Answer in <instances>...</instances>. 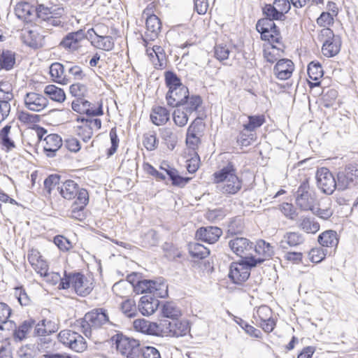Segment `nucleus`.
Returning <instances> with one entry per match:
<instances>
[{
    "label": "nucleus",
    "mask_w": 358,
    "mask_h": 358,
    "mask_svg": "<svg viewBox=\"0 0 358 358\" xmlns=\"http://www.w3.org/2000/svg\"><path fill=\"white\" fill-rule=\"evenodd\" d=\"M213 177L217 191L224 195L236 194L242 187V180L236 175V170L231 163L215 171Z\"/></svg>",
    "instance_id": "1"
},
{
    "label": "nucleus",
    "mask_w": 358,
    "mask_h": 358,
    "mask_svg": "<svg viewBox=\"0 0 358 358\" xmlns=\"http://www.w3.org/2000/svg\"><path fill=\"white\" fill-rule=\"evenodd\" d=\"M107 323L110 322L106 310L98 308L85 314L80 323V327L85 336L90 337L93 329L99 328Z\"/></svg>",
    "instance_id": "2"
},
{
    "label": "nucleus",
    "mask_w": 358,
    "mask_h": 358,
    "mask_svg": "<svg viewBox=\"0 0 358 358\" xmlns=\"http://www.w3.org/2000/svg\"><path fill=\"white\" fill-rule=\"evenodd\" d=\"M87 36L80 29L68 33L60 41L59 46L69 53H80L85 51Z\"/></svg>",
    "instance_id": "3"
},
{
    "label": "nucleus",
    "mask_w": 358,
    "mask_h": 358,
    "mask_svg": "<svg viewBox=\"0 0 358 358\" xmlns=\"http://www.w3.org/2000/svg\"><path fill=\"white\" fill-rule=\"evenodd\" d=\"M73 287L75 292L80 296L89 294L93 289L92 282L80 273L65 275L62 281L61 287L68 289Z\"/></svg>",
    "instance_id": "4"
},
{
    "label": "nucleus",
    "mask_w": 358,
    "mask_h": 358,
    "mask_svg": "<svg viewBox=\"0 0 358 358\" xmlns=\"http://www.w3.org/2000/svg\"><path fill=\"white\" fill-rule=\"evenodd\" d=\"M318 38L323 43L322 52L324 56L332 57L340 52L341 38L338 36H335L329 28H323L320 31Z\"/></svg>",
    "instance_id": "5"
},
{
    "label": "nucleus",
    "mask_w": 358,
    "mask_h": 358,
    "mask_svg": "<svg viewBox=\"0 0 358 358\" xmlns=\"http://www.w3.org/2000/svg\"><path fill=\"white\" fill-rule=\"evenodd\" d=\"M64 13V9L62 7H48L41 4L36 8V16L45 22L48 25L53 27L62 26L63 22L61 20V17Z\"/></svg>",
    "instance_id": "6"
},
{
    "label": "nucleus",
    "mask_w": 358,
    "mask_h": 358,
    "mask_svg": "<svg viewBox=\"0 0 358 358\" xmlns=\"http://www.w3.org/2000/svg\"><path fill=\"white\" fill-rule=\"evenodd\" d=\"M57 337L60 343L75 352H82L87 349L85 338L76 331L64 329L59 333Z\"/></svg>",
    "instance_id": "7"
},
{
    "label": "nucleus",
    "mask_w": 358,
    "mask_h": 358,
    "mask_svg": "<svg viewBox=\"0 0 358 358\" xmlns=\"http://www.w3.org/2000/svg\"><path fill=\"white\" fill-rule=\"evenodd\" d=\"M189 330V323L186 320H164L160 322V335L169 336H182Z\"/></svg>",
    "instance_id": "8"
},
{
    "label": "nucleus",
    "mask_w": 358,
    "mask_h": 358,
    "mask_svg": "<svg viewBox=\"0 0 358 358\" xmlns=\"http://www.w3.org/2000/svg\"><path fill=\"white\" fill-rule=\"evenodd\" d=\"M296 206L302 210L313 211L315 201V195L310 189L308 180L303 181L295 193Z\"/></svg>",
    "instance_id": "9"
},
{
    "label": "nucleus",
    "mask_w": 358,
    "mask_h": 358,
    "mask_svg": "<svg viewBox=\"0 0 358 358\" xmlns=\"http://www.w3.org/2000/svg\"><path fill=\"white\" fill-rule=\"evenodd\" d=\"M316 180L317 187L326 194H331L336 189L338 190V180H336L327 168L322 167L317 171Z\"/></svg>",
    "instance_id": "10"
},
{
    "label": "nucleus",
    "mask_w": 358,
    "mask_h": 358,
    "mask_svg": "<svg viewBox=\"0 0 358 358\" xmlns=\"http://www.w3.org/2000/svg\"><path fill=\"white\" fill-rule=\"evenodd\" d=\"M117 350L127 358H136L141 355L139 341L128 337H117L116 341Z\"/></svg>",
    "instance_id": "11"
},
{
    "label": "nucleus",
    "mask_w": 358,
    "mask_h": 358,
    "mask_svg": "<svg viewBox=\"0 0 358 358\" xmlns=\"http://www.w3.org/2000/svg\"><path fill=\"white\" fill-rule=\"evenodd\" d=\"M248 259L245 258L241 262H233L231 264L229 277L234 283L242 284L248 279L250 268L254 266H251L247 262Z\"/></svg>",
    "instance_id": "12"
},
{
    "label": "nucleus",
    "mask_w": 358,
    "mask_h": 358,
    "mask_svg": "<svg viewBox=\"0 0 358 358\" xmlns=\"http://www.w3.org/2000/svg\"><path fill=\"white\" fill-rule=\"evenodd\" d=\"M257 323L267 333L271 332L275 325V320L273 317L272 310L267 306H259L254 314Z\"/></svg>",
    "instance_id": "13"
},
{
    "label": "nucleus",
    "mask_w": 358,
    "mask_h": 358,
    "mask_svg": "<svg viewBox=\"0 0 358 358\" xmlns=\"http://www.w3.org/2000/svg\"><path fill=\"white\" fill-rule=\"evenodd\" d=\"M338 190H345L351 185L358 184V165L349 164L338 173Z\"/></svg>",
    "instance_id": "14"
},
{
    "label": "nucleus",
    "mask_w": 358,
    "mask_h": 358,
    "mask_svg": "<svg viewBox=\"0 0 358 358\" xmlns=\"http://www.w3.org/2000/svg\"><path fill=\"white\" fill-rule=\"evenodd\" d=\"M25 108L34 112H41L45 109L49 103L45 94L37 92H29L24 96Z\"/></svg>",
    "instance_id": "15"
},
{
    "label": "nucleus",
    "mask_w": 358,
    "mask_h": 358,
    "mask_svg": "<svg viewBox=\"0 0 358 358\" xmlns=\"http://www.w3.org/2000/svg\"><path fill=\"white\" fill-rule=\"evenodd\" d=\"M152 8L147 7L143 12V17L146 18L145 37L151 41L155 40L161 29V22L158 17L151 14Z\"/></svg>",
    "instance_id": "16"
},
{
    "label": "nucleus",
    "mask_w": 358,
    "mask_h": 358,
    "mask_svg": "<svg viewBox=\"0 0 358 358\" xmlns=\"http://www.w3.org/2000/svg\"><path fill=\"white\" fill-rule=\"evenodd\" d=\"M255 250L260 257L256 258L250 257L247 262L251 266H257L264 262L266 259L271 258L274 255L273 247L264 240H259L255 246Z\"/></svg>",
    "instance_id": "17"
},
{
    "label": "nucleus",
    "mask_w": 358,
    "mask_h": 358,
    "mask_svg": "<svg viewBox=\"0 0 358 358\" xmlns=\"http://www.w3.org/2000/svg\"><path fill=\"white\" fill-rule=\"evenodd\" d=\"M101 127V121L98 118L83 119L81 125L77 128L78 135L84 142H87L92 136L94 130Z\"/></svg>",
    "instance_id": "18"
},
{
    "label": "nucleus",
    "mask_w": 358,
    "mask_h": 358,
    "mask_svg": "<svg viewBox=\"0 0 358 358\" xmlns=\"http://www.w3.org/2000/svg\"><path fill=\"white\" fill-rule=\"evenodd\" d=\"M229 246L231 250L241 257L249 258L251 251L254 248L253 243L245 238H235L229 242Z\"/></svg>",
    "instance_id": "19"
},
{
    "label": "nucleus",
    "mask_w": 358,
    "mask_h": 358,
    "mask_svg": "<svg viewBox=\"0 0 358 358\" xmlns=\"http://www.w3.org/2000/svg\"><path fill=\"white\" fill-rule=\"evenodd\" d=\"M20 133L19 129L10 124H6L0 130V140L3 147L7 150H10L15 147V141Z\"/></svg>",
    "instance_id": "20"
},
{
    "label": "nucleus",
    "mask_w": 358,
    "mask_h": 358,
    "mask_svg": "<svg viewBox=\"0 0 358 358\" xmlns=\"http://www.w3.org/2000/svg\"><path fill=\"white\" fill-rule=\"evenodd\" d=\"M188 94V88L184 85H179L178 87L168 91L166 96L167 103L172 107H180Z\"/></svg>",
    "instance_id": "21"
},
{
    "label": "nucleus",
    "mask_w": 358,
    "mask_h": 358,
    "mask_svg": "<svg viewBox=\"0 0 358 358\" xmlns=\"http://www.w3.org/2000/svg\"><path fill=\"white\" fill-rule=\"evenodd\" d=\"M28 262L31 265L32 268L40 275L45 274L48 270V264L46 261L41 255L38 250L32 248L30 250L27 255Z\"/></svg>",
    "instance_id": "22"
},
{
    "label": "nucleus",
    "mask_w": 358,
    "mask_h": 358,
    "mask_svg": "<svg viewBox=\"0 0 358 358\" xmlns=\"http://www.w3.org/2000/svg\"><path fill=\"white\" fill-rule=\"evenodd\" d=\"M294 66L292 60L288 59H278L275 64L273 72L275 76L280 80L289 78L294 71Z\"/></svg>",
    "instance_id": "23"
},
{
    "label": "nucleus",
    "mask_w": 358,
    "mask_h": 358,
    "mask_svg": "<svg viewBox=\"0 0 358 358\" xmlns=\"http://www.w3.org/2000/svg\"><path fill=\"white\" fill-rule=\"evenodd\" d=\"M222 231L217 227H201L196 231V236L204 242L214 243L221 236Z\"/></svg>",
    "instance_id": "24"
},
{
    "label": "nucleus",
    "mask_w": 358,
    "mask_h": 358,
    "mask_svg": "<svg viewBox=\"0 0 358 358\" xmlns=\"http://www.w3.org/2000/svg\"><path fill=\"white\" fill-rule=\"evenodd\" d=\"M91 103L84 99L83 97L76 98L72 102V108L74 111L79 113H85L88 115L97 116L103 115L101 104H99L96 110H90Z\"/></svg>",
    "instance_id": "25"
},
{
    "label": "nucleus",
    "mask_w": 358,
    "mask_h": 358,
    "mask_svg": "<svg viewBox=\"0 0 358 358\" xmlns=\"http://www.w3.org/2000/svg\"><path fill=\"white\" fill-rule=\"evenodd\" d=\"M43 149L48 157L55 156L56 152L62 147V138L56 134L46 136L43 140Z\"/></svg>",
    "instance_id": "26"
},
{
    "label": "nucleus",
    "mask_w": 358,
    "mask_h": 358,
    "mask_svg": "<svg viewBox=\"0 0 358 358\" xmlns=\"http://www.w3.org/2000/svg\"><path fill=\"white\" fill-rule=\"evenodd\" d=\"M134 328L137 331L150 334L160 335V323L151 322L145 319H138L134 322Z\"/></svg>",
    "instance_id": "27"
},
{
    "label": "nucleus",
    "mask_w": 358,
    "mask_h": 358,
    "mask_svg": "<svg viewBox=\"0 0 358 358\" xmlns=\"http://www.w3.org/2000/svg\"><path fill=\"white\" fill-rule=\"evenodd\" d=\"M15 13L19 19L26 22H32L36 17V8L27 2L17 3L15 8Z\"/></svg>",
    "instance_id": "28"
},
{
    "label": "nucleus",
    "mask_w": 358,
    "mask_h": 358,
    "mask_svg": "<svg viewBox=\"0 0 358 358\" xmlns=\"http://www.w3.org/2000/svg\"><path fill=\"white\" fill-rule=\"evenodd\" d=\"M159 305L158 299L150 296H143L139 301L138 308L143 315H150L153 314Z\"/></svg>",
    "instance_id": "29"
},
{
    "label": "nucleus",
    "mask_w": 358,
    "mask_h": 358,
    "mask_svg": "<svg viewBox=\"0 0 358 358\" xmlns=\"http://www.w3.org/2000/svg\"><path fill=\"white\" fill-rule=\"evenodd\" d=\"M169 117V111L165 107L157 106L152 108L150 120L155 125L160 126L166 124Z\"/></svg>",
    "instance_id": "30"
},
{
    "label": "nucleus",
    "mask_w": 358,
    "mask_h": 358,
    "mask_svg": "<svg viewBox=\"0 0 358 358\" xmlns=\"http://www.w3.org/2000/svg\"><path fill=\"white\" fill-rule=\"evenodd\" d=\"M13 99V94L10 91L9 87L6 89V92L0 96V123L5 120L10 112V101Z\"/></svg>",
    "instance_id": "31"
},
{
    "label": "nucleus",
    "mask_w": 358,
    "mask_h": 358,
    "mask_svg": "<svg viewBox=\"0 0 358 358\" xmlns=\"http://www.w3.org/2000/svg\"><path fill=\"white\" fill-rule=\"evenodd\" d=\"M50 74L52 79L56 83L62 85H66L69 83V78L64 73V67L60 63L55 62L50 65Z\"/></svg>",
    "instance_id": "32"
},
{
    "label": "nucleus",
    "mask_w": 358,
    "mask_h": 358,
    "mask_svg": "<svg viewBox=\"0 0 358 358\" xmlns=\"http://www.w3.org/2000/svg\"><path fill=\"white\" fill-rule=\"evenodd\" d=\"M60 194L66 199H72L77 195L78 186L73 180H69L57 187Z\"/></svg>",
    "instance_id": "33"
},
{
    "label": "nucleus",
    "mask_w": 358,
    "mask_h": 358,
    "mask_svg": "<svg viewBox=\"0 0 358 358\" xmlns=\"http://www.w3.org/2000/svg\"><path fill=\"white\" fill-rule=\"evenodd\" d=\"M303 236L299 232H287L284 234L280 241V246L284 249H287V245L295 247L303 243Z\"/></svg>",
    "instance_id": "34"
},
{
    "label": "nucleus",
    "mask_w": 358,
    "mask_h": 358,
    "mask_svg": "<svg viewBox=\"0 0 358 358\" xmlns=\"http://www.w3.org/2000/svg\"><path fill=\"white\" fill-rule=\"evenodd\" d=\"M318 242L323 247H336L338 243L337 233L333 230L325 231L318 236Z\"/></svg>",
    "instance_id": "35"
},
{
    "label": "nucleus",
    "mask_w": 358,
    "mask_h": 358,
    "mask_svg": "<svg viewBox=\"0 0 358 358\" xmlns=\"http://www.w3.org/2000/svg\"><path fill=\"white\" fill-rule=\"evenodd\" d=\"M282 53L281 47H277L275 43L264 45V58L269 63H273L277 61Z\"/></svg>",
    "instance_id": "36"
},
{
    "label": "nucleus",
    "mask_w": 358,
    "mask_h": 358,
    "mask_svg": "<svg viewBox=\"0 0 358 358\" xmlns=\"http://www.w3.org/2000/svg\"><path fill=\"white\" fill-rule=\"evenodd\" d=\"M34 325L35 322L33 320L24 321L15 329L13 333L14 339L19 341L25 339Z\"/></svg>",
    "instance_id": "37"
},
{
    "label": "nucleus",
    "mask_w": 358,
    "mask_h": 358,
    "mask_svg": "<svg viewBox=\"0 0 358 358\" xmlns=\"http://www.w3.org/2000/svg\"><path fill=\"white\" fill-rule=\"evenodd\" d=\"M58 329L57 324L49 320H43L35 326V334L38 336H45L55 332Z\"/></svg>",
    "instance_id": "38"
},
{
    "label": "nucleus",
    "mask_w": 358,
    "mask_h": 358,
    "mask_svg": "<svg viewBox=\"0 0 358 358\" xmlns=\"http://www.w3.org/2000/svg\"><path fill=\"white\" fill-rule=\"evenodd\" d=\"M92 45L94 48L105 51H110L114 48V41L110 36L92 38L90 41Z\"/></svg>",
    "instance_id": "39"
},
{
    "label": "nucleus",
    "mask_w": 358,
    "mask_h": 358,
    "mask_svg": "<svg viewBox=\"0 0 358 358\" xmlns=\"http://www.w3.org/2000/svg\"><path fill=\"white\" fill-rule=\"evenodd\" d=\"M190 255L196 259H202L206 258L210 253L209 250L204 245L198 243H191L188 245Z\"/></svg>",
    "instance_id": "40"
},
{
    "label": "nucleus",
    "mask_w": 358,
    "mask_h": 358,
    "mask_svg": "<svg viewBox=\"0 0 358 358\" xmlns=\"http://www.w3.org/2000/svg\"><path fill=\"white\" fill-rule=\"evenodd\" d=\"M308 74L310 80L316 81L313 85L317 86L320 84L317 80L323 76V69L321 64L319 62H310L308 66Z\"/></svg>",
    "instance_id": "41"
},
{
    "label": "nucleus",
    "mask_w": 358,
    "mask_h": 358,
    "mask_svg": "<svg viewBox=\"0 0 358 358\" xmlns=\"http://www.w3.org/2000/svg\"><path fill=\"white\" fill-rule=\"evenodd\" d=\"M44 93L48 95L52 100L59 103L63 102L66 99L64 90L53 85L46 86Z\"/></svg>",
    "instance_id": "42"
},
{
    "label": "nucleus",
    "mask_w": 358,
    "mask_h": 358,
    "mask_svg": "<svg viewBox=\"0 0 358 358\" xmlns=\"http://www.w3.org/2000/svg\"><path fill=\"white\" fill-rule=\"evenodd\" d=\"M201 102L200 96L196 95L189 96L188 94L187 99L184 100V103L180 105V107L183 108L191 115L197 110Z\"/></svg>",
    "instance_id": "43"
},
{
    "label": "nucleus",
    "mask_w": 358,
    "mask_h": 358,
    "mask_svg": "<svg viewBox=\"0 0 358 358\" xmlns=\"http://www.w3.org/2000/svg\"><path fill=\"white\" fill-rule=\"evenodd\" d=\"M1 69H11L15 62V54L10 50L0 51Z\"/></svg>",
    "instance_id": "44"
},
{
    "label": "nucleus",
    "mask_w": 358,
    "mask_h": 358,
    "mask_svg": "<svg viewBox=\"0 0 358 358\" xmlns=\"http://www.w3.org/2000/svg\"><path fill=\"white\" fill-rule=\"evenodd\" d=\"M162 313L164 317L170 318L171 320L178 318L181 315L180 310L172 302H166L163 305Z\"/></svg>",
    "instance_id": "45"
},
{
    "label": "nucleus",
    "mask_w": 358,
    "mask_h": 358,
    "mask_svg": "<svg viewBox=\"0 0 358 358\" xmlns=\"http://www.w3.org/2000/svg\"><path fill=\"white\" fill-rule=\"evenodd\" d=\"M190 114L183 108L176 107L173 113L174 123L180 127L185 126L188 122Z\"/></svg>",
    "instance_id": "46"
},
{
    "label": "nucleus",
    "mask_w": 358,
    "mask_h": 358,
    "mask_svg": "<svg viewBox=\"0 0 358 358\" xmlns=\"http://www.w3.org/2000/svg\"><path fill=\"white\" fill-rule=\"evenodd\" d=\"M299 227L306 233L315 234L320 229V224L308 217H302L299 220Z\"/></svg>",
    "instance_id": "47"
},
{
    "label": "nucleus",
    "mask_w": 358,
    "mask_h": 358,
    "mask_svg": "<svg viewBox=\"0 0 358 358\" xmlns=\"http://www.w3.org/2000/svg\"><path fill=\"white\" fill-rule=\"evenodd\" d=\"M160 136L169 148L173 149L178 140V136L174 132L173 129L165 127L160 129Z\"/></svg>",
    "instance_id": "48"
},
{
    "label": "nucleus",
    "mask_w": 358,
    "mask_h": 358,
    "mask_svg": "<svg viewBox=\"0 0 358 358\" xmlns=\"http://www.w3.org/2000/svg\"><path fill=\"white\" fill-rule=\"evenodd\" d=\"M132 289L133 285L129 282L124 280L115 283L112 287L113 293L122 298L126 296Z\"/></svg>",
    "instance_id": "49"
},
{
    "label": "nucleus",
    "mask_w": 358,
    "mask_h": 358,
    "mask_svg": "<svg viewBox=\"0 0 358 358\" xmlns=\"http://www.w3.org/2000/svg\"><path fill=\"white\" fill-rule=\"evenodd\" d=\"M155 285H152L151 293L157 297L164 298L168 294V287L163 279L153 280Z\"/></svg>",
    "instance_id": "50"
},
{
    "label": "nucleus",
    "mask_w": 358,
    "mask_h": 358,
    "mask_svg": "<svg viewBox=\"0 0 358 358\" xmlns=\"http://www.w3.org/2000/svg\"><path fill=\"white\" fill-rule=\"evenodd\" d=\"M248 123L243 124L244 130L247 131H255L265 122V117L263 115L248 116Z\"/></svg>",
    "instance_id": "51"
},
{
    "label": "nucleus",
    "mask_w": 358,
    "mask_h": 358,
    "mask_svg": "<svg viewBox=\"0 0 358 358\" xmlns=\"http://www.w3.org/2000/svg\"><path fill=\"white\" fill-rule=\"evenodd\" d=\"M108 29L106 26L102 24H96L93 28L90 29L87 32V39L92 40L94 36L100 38L102 36H108Z\"/></svg>",
    "instance_id": "52"
},
{
    "label": "nucleus",
    "mask_w": 358,
    "mask_h": 358,
    "mask_svg": "<svg viewBox=\"0 0 358 358\" xmlns=\"http://www.w3.org/2000/svg\"><path fill=\"white\" fill-rule=\"evenodd\" d=\"M22 41L29 47L36 48L38 45V34L29 29H23L21 36Z\"/></svg>",
    "instance_id": "53"
},
{
    "label": "nucleus",
    "mask_w": 358,
    "mask_h": 358,
    "mask_svg": "<svg viewBox=\"0 0 358 358\" xmlns=\"http://www.w3.org/2000/svg\"><path fill=\"white\" fill-rule=\"evenodd\" d=\"M263 13L265 16L274 20H282L285 18L282 13L277 8L273 3L272 4L265 5L263 8Z\"/></svg>",
    "instance_id": "54"
},
{
    "label": "nucleus",
    "mask_w": 358,
    "mask_h": 358,
    "mask_svg": "<svg viewBox=\"0 0 358 358\" xmlns=\"http://www.w3.org/2000/svg\"><path fill=\"white\" fill-rule=\"evenodd\" d=\"M261 38L268 41V44L277 43L280 45L282 37L278 29L268 30V33L261 32Z\"/></svg>",
    "instance_id": "55"
},
{
    "label": "nucleus",
    "mask_w": 358,
    "mask_h": 358,
    "mask_svg": "<svg viewBox=\"0 0 358 358\" xmlns=\"http://www.w3.org/2000/svg\"><path fill=\"white\" fill-rule=\"evenodd\" d=\"M121 309L122 313L128 317H134L137 315V308L135 301L126 299L122 303Z\"/></svg>",
    "instance_id": "56"
},
{
    "label": "nucleus",
    "mask_w": 358,
    "mask_h": 358,
    "mask_svg": "<svg viewBox=\"0 0 358 358\" xmlns=\"http://www.w3.org/2000/svg\"><path fill=\"white\" fill-rule=\"evenodd\" d=\"M274 20L266 17L262 19H260L258 20L257 24H256V29L257 30L261 33V32H265L268 33V30H272L277 29V27L273 22Z\"/></svg>",
    "instance_id": "57"
},
{
    "label": "nucleus",
    "mask_w": 358,
    "mask_h": 358,
    "mask_svg": "<svg viewBox=\"0 0 358 358\" xmlns=\"http://www.w3.org/2000/svg\"><path fill=\"white\" fill-rule=\"evenodd\" d=\"M18 120L22 124L28 127H31L39 122L40 117L38 115L31 114L26 111H21L18 114Z\"/></svg>",
    "instance_id": "58"
},
{
    "label": "nucleus",
    "mask_w": 358,
    "mask_h": 358,
    "mask_svg": "<svg viewBox=\"0 0 358 358\" xmlns=\"http://www.w3.org/2000/svg\"><path fill=\"white\" fill-rule=\"evenodd\" d=\"M164 76L166 85L169 87V90H174L176 87H178L179 85H183L180 79L172 71L165 72Z\"/></svg>",
    "instance_id": "59"
},
{
    "label": "nucleus",
    "mask_w": 358,
    "mask_h": 358,
    "mask_svg": "<svg viewBox=\"0 0 358 358\" xmlns=\"http://www.w3.org/2000/svg\"><path fill=\"white\" fill-rule=\"evenodd\" d=\"M226 215L225 210L222 208H215L206 212V217L210 222L222 220Z\"/></svg>",
    "instance_id": "60"
},
{
    "label": "nucleus",
    "mask_w": 358,
    "mask_h": 358,
    "mask_svg": "<svg viewBox=\"0 0 358 358\" xmlns=\"http://www.w3.org/2000/svg\"><path fill=\"white\" fill-rule=\"evenodd\" d=\"M152 285H155L153 280H143L138 281L135 286L133 285V289L138 294H143L144 292L151 293Z\"/></svg>",
    "instance_id": "61"
},
{
    "label": "nucleus",
    "mask_w": 358,
    "mask_h": 358,
    "mask_svg": "<svg viewBox=\"0 0 358 358\" xmlns=\"http://www.w3.org/2000/svg\"><path fill=\"white\" fill-rule=\"evenodd\" d=\"M231 50L227 45L220 44L215 47V56L220 61L229 58Z\"/></svg>",
    "instance_id": "62"
},
{
    "label": "nucleus",
    "mask_w": 358,
    "mask_h": 358,
    "mask_svg": "<svg viewBox=\"0 0 358 358\" xmlns=\"http://www.w3.org/2000/svg\"><path fill=\"white\" fill-rule=\"evenodd\" d=\"M168 176L172 180L173 185L178 186H183L190 180L189 178H183L180 176L178 174V171L176 170H169Z\"/></svg>",
    "instance_id": "63"
},
{
    "label": "nucleus",
    "mask_w": 358,
    "mask_h": 358,
    "mask_svg": "<svg viewBox=\"0 0 358 358\" xmlns=\"http://www.w3.org/2000/svg\"><path fill=\"white\" fill-rule=\"evenodd\" d=\"M308 256L312 262L319 263L324 259L326 253L322 248H315L309 252Z\"/></svg>",
    "instance_id": "64"
}]
</instances>
